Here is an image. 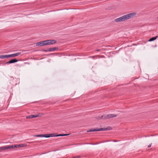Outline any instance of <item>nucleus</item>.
Here are the masks:
<instances>
[{"mask_svg":"<svg viewBox=\"0 0 158 158\" xmlns=\"http://www.w3.org/2000/svg\"><path fill=\"white\" fill-rule=\"evenodd\" d=\"M136 15V13L135 12L130 13L115 19V21L117 22L124 21L135 17Z\"/></svg>","mask_w":158,"mask_h":158,"instance_id":"1","label":"nucleus"},{"mask_svg":"<svg viewBox=\"0 0 158 158\" xmlns=\"http://www.w3.org/2000/svg\"><path fill=\"white\" fill-rule=\"evenodd\" d=\"M117 116L116 114H109L107 115H102L100 118L102 119H109Z\"/></svg>","mask_w":158,"mask_h":158,"instance_id":"2","label":"nucleus"},{"mask_svg":"<svg viewBox=\"0 0 158 158\" xmlns=\"http://www.w3.org/2000/svg\"><path fill=\"white\" fill-rule=\"evenodd\" d=\"M109 129L108 128H100L99 129L95 128L94 129H93L92 130L90 129L88 131H87V132H90L92 131H107Z\"/></svg>","mask_w":158,"mask_h":158,"instance_id":"3","label":"nucleus"},{"mask_svg":"<svg viewBox=\"0 0 158 158\" xmlns=\"http://www.w3.org/2000/svg\"><path fill=\"white\" fill-rule=\"evenodd\" d=\"M47 45V40L41 41L37 43L36 44V46H42L44 45Z\"/></svg>","mask_w":158,"mask_h":158,"instance_id":"4","label":"nucleus"},{"mask_svg":"<svg viewBox=\"0 0 158 158\" xmlns=\"http://www.w3.org/2000/svg\"><path fill=\"white\" fill-rule=\"evenodd\" d=\"M21 52H17L15 53L12 54H11L9 55H8V58L10 57H14L16 56H18L19 55L21 54Z\"/></svg>","mask_w":158,"mask_h":158,"instance_id":"5","label":"nucleus"},{"mask_svg":"<svg viewBox=\"0 0 158 158\" xmlns=\"http://www.w3.org/2000/svg\"><path fill=\"white\" fill-rule=\"evenodd\" d=\"M47 45H52L56 43V41L55 40H47Z\"/></svg>","mask_w":158,"mask_h":158,"instance_id":"6","label":"nucleus"},{"mask_svg":"<svg viewBox=\"0 0 158 158\" xmlns=\"http://www.w3.org/2000/svg\"><path fill=\"white\" fill-rule=\"evenodd\" d=\"M10 148L11 147H10V145L0 147V151H2V150H5V149H10Z\"/></svg>","mask_w":158,"mask_h":158,"instance_id":"7","label":"nucleus"},{"mask_svg":"<svg viewBox=\"0 0 158 158\" xmlns=\"http://www.w3.org/2000/svg\"><path fill=\"white\" fill-rule=\"evenodd\" d=\"M10 147H11V148H10V149L14 148H21V145L20 144H15L14 145H10Z\"/></svg>","mask_w":158,"mask_h":158,"instance_id":"8","label":"nucleus"},{"mask_svg":"<svg viewBox=\"0 0 158 158\" xmlns=\"http://www.w3.org/2000/svg\"><path fill=\"white\" fill-rule=\"evenodd\" d=\"M18 61V60L15 59H12L7 62V64L13 63Z\"/></svg>","mask_w":158,"mask_h":158,"instance_id":"9","label":"nucleus"},{"mask_svg":"<svg viewBox=\"0 0 158 158\" xmlns=\"http://www.w3.org/2000/svg\"><path fill=\"white\" fill-rule=\"evenodd\" d=\"M8 55H0V59H3L5 58H8Z\"/></svg>","mask_w":158,"mask_h":158,"instance_id":"10","label":"nucleus"},{"mask_svg":"<svg viewBox=\"0 0 158 158\" xmlns=\"http://www.w3.org/2000/svg\"><path fill=\"white\" fill-rule=\"evenodd\" d=\"M58 48H57L55 47V48H51L49 49L48 51L51 52L55 50L56 49H57Z\"/></svg>","mask_w":158,"mask_h":158,"instance_id":"11","label":"nucleus"},{"mask_svg":"<svg viewBox=\"0 0 158 158\" xmlns=\"http://www.w3.org/2000/svg\"><path fill=\"white\" fill-rule=\"evenodd\" d=\"M157 36H156V37H152L149 40V41H153L154 40H156L157 38Z\"/></svg>","mask_w":158,"mask_h":158,"instance_id":"12","label":"nucleus"},{"mask_svg":"<svg viewBox=\"0 0 158 158\" xmlns=\"http://www.w3.org/2000/svg\"><path fill=\"white\" fill-rule=\"evenodd\" d=\"M69 134H59L56 135V136H64L68 135Z\"/></svg>","mask_w":158,"mask_h":158,"instance_id":"13","label":"nucleus"},{"mask_svg":"<svg viewBox=\"0 0 158 158\" xmlns=\"http://www.w3.org/2000/svg\"><path fill=\"white\" fill-rule=\"evenodd\" d=\"M32 117L33 118H36L37 117H39L41 116V115H36V114H34V115H32Z\"/></svg>","mask_w":158,"mask_h":158,"instance_id":"14","label":"nucleus"},{"mask_svg":"<svg viewBox=\"0 0 158 158\" xmlns=\"http://www.w3.org/2000/svg\"><path fill=\"white\" fill-rule=\"evenodd\" d=\"M49 137H51L56 136V135L54 133L49 134Z\"/></svg>","mask_w":158,"mask_h":158,"instance_id":"15","label":"nucleus"},{"mask_svg":"<svg viewBox=\"0 0 158 158\" xmlns=\"http://www.w3.org/2000/svg\"><path fill=\"white\" fill-rule=\"evenodd\" d=\"M35 136L37 137H44V134L36 135H35Z\"/></svg>","mask_w":158,"mask_h":158,"instance_id":"16","label":"nucleus"},{"mask_svg":"<svg viewBox=\"0 0 158 158\" xmlns=\"http://www.w3.org/2000/svg\"><path fill=\"white\" fill-rule=\"evenodd\" d=\"M44 137H45L46 138L49 137V134H44Z\"/></svg>","mask_w":158,"mask_h":158,"instance_id":"17","label":"nucleus"},{"mask_svg":"<svg viewBox=\"0 0 158 158\" xmlns=\"http://www.w3.org/2000/svg\"><path fill=\"white\" fill-rule=\"evenodd\" d=\"M32 115H29V116H27L26 117V118L27 119L32 118H33L32 117Z\"/></svg>","mask_w":158,"mask_h":158,"instance_id":"18","label":"nucleus"},{"mask_svg":"<svg viewBox=\"0 0 158 158\" xmlns=\"http://www.w3.org/2000/svg\"><path fill=\"white\" fill-rule=\"evenodd\" d=\"M20 145H21V147H25L27 146V144H20Z\"/></svg>","mask_w":158,"mask_h":158,"instance_id":"19","label":"nucleus"},{"mask_svg":"<svg viewBox=\"0 0 158 158\" xmlns=\"http://www.w3.org/2000/svg\"><path fill=\"white\" fill-rule=\"evenodd\" d=\"M81 157V156H77L75 157L74 158H80Z\"/></svg>","mask_w":158,"mask_h":158,"instance_id":"20","label":"nucleus"},{"mask_svg":"<svg viewBox=\"0 0 158 158\" xmlns=\"http://www.w3.org/2000/svg\"><path fill=\"white\" fill-rule=\"evenodd\" d=\"M151 145H152V143H151L148 146V148H150L151 147Z\"/></svg>","mask_w":158,"mask_h":158,"instance_id":"21","label":"nucleus"},{"mask_svg":"<svg viewBox=\"0 0 158 158\" xmlns=\"http://www.w3.org/2000/svg\"><path fill=\"white\" fill-rule=\"evenodd\" d=\"M96 51H100V50L99 49H97V50H96Z\"/></svg>","mask_w":158,"mask_h":158,"instance_id":"22","label":"nucleus"},{"mask_svg":"<svg viewBox=\"0 0 158 158\" xmlns=\"http://www.w3.org/2000/svg\"><path fill=\"white\" fill-rule=\"evenodd\" d=\"M157 19H158V16L157 17Z\"/></svg>","mask_w":158,"mask_h":158,"instance_id":"23","label":"nucleus"}]
</instances>
